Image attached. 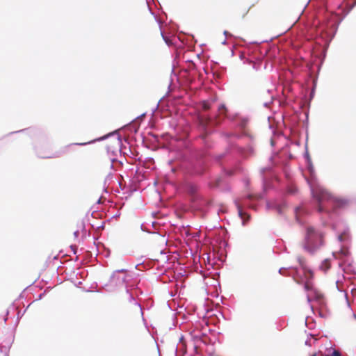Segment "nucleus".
I'll list each match as a JSON object with an SVG mask.
<instances>
[{"instance_id":"nucleus-1","label":"nucleus","mask_w":356,"mask_h":356,"mask_svg":"<svg viewBox=\"0 0 356 356\" xmlns=\"http://www.w3.org/2000/svg\"><path fill=\"white\" fill-rule=\"evenodd\" d=\"M312 195L318 202V212L327 211L328 207H343L347 204L346 200L334 197L322 188L312 189Z\"/></svg>"},{"instance_id":"nucleus-2","label":"nucleus","mask_w":356,"mask_h":356,"mask_svg":"<svg viewBox=\"0 0 356 356\" xmlns=\"http://www.w3.org/2000/svg\"><path fill=\"white\" fill-rule=\"evenodd\" d=\"M323 244V236L321 232L315 230L313 227H309L303 244L304 248L312 253L321 248Z\"/></svg>"},{"instance_id":"nucleus-3","label":"nucleus","mask_w":356,"mask_h":356,"mask_svg":"<svg viewBox=\"0 0 356 356\" xmlns=\"http://www.w3.org/2000/svg\"><path fill=\"white\" fill-rule=\"evenodd\" d=\"M85 143H81V145H84ZM79 145L78 143L76 144H71L69 145H67L63 147V153L66 155H70L76 152V145Z\"/></svg>"},{"instance_id":"nucleus-4","label":"nucleus","mask_w":356,"mask_h":356,"mask_svg":"<svg viewBox=\"0 0 356 356\" xmlns=\"http://www.w3.org/2000/svg\"><path fill=\"white\" fill-rule=\"evenodd\" d=\"M305 289L308 291L307 298L310 300V297H312V293L313 292L314 287L310 282H307L305 284Z\"/></svg>"},{"instance_id":"nucleus-5","label":"nucleus","mask_w":356,"mask_h":356,"mask_svg":"<svg viewBox=\"0 0 356 356\" xmlns=\"http://www.w3.org/2000/svg\"><path fill=\"white\" fill-rule=\"evenodd\" d=\"M323 298V294L316 289H314L312 293V297H310V300L312 299L321 300Z\"/></svg>"},{"instance_id":"nucleus-6","label":"nucleus","mask_w":356,"mask_h":356,"mask_svg":"<svg viewBox=\"0 0 356 356\" xmlns=\"http://www.w3.org/2000/svg\"><path fill=\"white\" fill-rule=\"evenodd\" d=\"M120 273H123V275H124V276L122 277V282H127V275L126 272L124 271L123 270L116 271L114 274V277H116L118 279H120V277L118 275Z\"/></svg>"},{"instance_id":"nucleus-7","label":"nucleus","mask_w":356,"mask_h":356,"mask_svg":"<svg viewBox=\"0 0 356 356\" xmlns=\"http://www.w3.org/2000/svg\"><path fill=\"white\" fill-rule=\"evenodd\" d=\"M227 108L224 104H221L218 107V112L220 114H225Z\"/></svg>"},{"instance_id":"nucleus-8","label":"nucleus","mask_w":356,"mask_h":356,"mask_svg":"<svg viewBox=\"0 0 356 356\" xmlns=\"http://www.w3.org/2000/svg\"><path fill=\"white\" fill-rule=\"evenodd\" d=\"M202 105V108L204 111H208L211 108V105L207 102H203Z\"/></svg>"},{"instance_id":"nucleus-9","label":"nucleus","mask_w":356,"mask_h":356,"mask_svg":"<svg viewBox=\"0 0 356 356\" xmlns=\"http://www.w3.org/2000/svg\"><path fill=\"white\" fill-rule=\"evenodd\" d=\"M325 356H341V355L339 350H334L331 354L326 355Z\"/></svg>"},{"instance_id":"nucleus-10","label":"nucleus","mask_w":356,"mask_h":356,"mask_svg":"<svg viewBox=\"0 0 356 356\" xmlns=\"http://www.w3.org/2000/svg\"><path fill=\"white\" fill-rule=\"evenodd\" d=\"M196 191H197V187H196V186H191L190 187V191H191V193H195V192H196Z\"/></svg>"},{"instance_id":"nucleus-11","label":"nucleus","mask_w":356,"mask_h":356,"mask_svg":"<svg viewBox=\"0 0 356 356\" xmlns=\"http://www.w3.org/2000/svg\"><path fill=\"white\" fill-rule=\"evenodd\" d=\"M238 213H239L240 216H241V218H243V211H242V210H241V209H239V210H238Z\"/></svg>"},{"instance_id":"nucleus-12","label":"nucleus","mask_w":356,"mask_h":356,"mask_svg":"<svg viewBox=\"0 0 356 356\" xmlns=\"http://www.w3.org/2000/svg\"><path fill=\"white\" fill-rule=\"evenodd\" d=\"M299 210H300L299 207L296 208V213H297Z\"/></svg>"},{"instance_id":"nucleus-13","label":"nucleus","mask_w":356,"mask_h":356,"mask_svg":"<svg viewBox=\"0 0 356 356\" xmlns=\"http://www.w3.org/2000/svg\"><path fill=\"white\" fill-rule=\"evenodd\" d=\"M310 356H316V353H313Z\"/></svg>"},{"instance_id":"nucleus-14","label":"nucleus","mask_w":356,"mask_h":356,"mask_svg":"<svg viewBox=\"0 0 356 356\" xmlns=\"http://www.w3.org/2000/svg\"><path fill=\"white\" fill-rule=\"evenodd\" d=\"M248 197H249V198H252V195H249V196H248Z\"/></svg>"}]
</instances>
